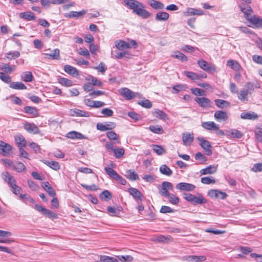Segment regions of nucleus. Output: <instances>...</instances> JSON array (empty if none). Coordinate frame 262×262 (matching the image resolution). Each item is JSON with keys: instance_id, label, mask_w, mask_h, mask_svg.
<instances>
[{"instance_id": "obj_1", "label": "nucleus", "mask_w": 262, "mask_h": 262, "mask_svg": "<svg viewBox=\"0 0 262 262\" xmlns=\"http://www.w3.org/2000/svg\"><path fill=\"white\" fill-rule=\"evenodd\" d=\"M125 4L133 13L143 19H147L151 17V14L145 9V6L142 3L136 0H124Z\"/></svg>"}, {"instance_id": "obj_2", "label": "nucleus", "mask_w": 262, "mask_h": 262, "mask_svg": "<svg viewBox=\"0 0 262 262\" xmlns=\"http://www.w3.org/2000/svg\"><path fill=\"white\" fill-rule=\"evenodd\" d=\"M116 47L120 51H122L126 49L136 48L137 44L135 40H132L130 41L126 42L122 40H117L115 41Z\"/></svg>"}, {"instance_id": "obj_3", "label": "nucleus", "mask_w": 262, "mask_h": 262, "mask_svg": "<svg viewBox=\"0 0 262 262\" xmlns=\"http://www.w3.org/2000/svg\"><path fill=\"white\" fill-rule=\"evenodd\" d=\"M196 139L200 142V145L205 150L207 156L212 155L211 145L209 142L204 139V138L198 137Z\"/></svg>"}, {"instance_id": "obj_4", "label": "nucleus", "mask_w": 262, "mask_h": 262, "mask_svg": "<svg viewBox=\"0 0 262 262\" xmlns=\"http://www.w3.org/2000/svg\"><path fill=\"white\" fill-rule=\"evenodd\" d=\"M120 94L123 96L126 100H130L132 98L138 96L141 97V95L138 93H134L129 89L126 88H121L119 90Z\"/></svg>"}, {"instance_id": "obj_5", "label": "nucleus", "mask_w": 262, "mask_h": 262, "mask_svg": "<svg viewBox=\"0 0 262 262\" xmlns=\"http://www.w3.org/2000/svg\"><path fill=\"white\" fill-rule=\"evenodd\" d=\"M173 185L169 182L164 181L162 183V187L160 193L162 196L167 197L170 194L168 190H172Z\"/></svg>"}, {"instance_id": "obj_6", "label": "nucleus", "mask_w": 262, "mask_h": 262, "mask_svg": "<svg viewBox=\"0 0 262 262\" xmlns=\"http://www.w3.org/2000/svg\"><path fill=\"white\" fill-rule=\"evenodd\" d=\"M12 149V146L2 141H0V154L3 156H8Z\"/></svg>"}, {"instance_id": "obj_7", "label": "nucleus", "mask_w": 262, "mask_h": 262, "mask_svg": "<svg viewBox=\"0 0 262 262\" xmlns=\"http://www.w3.org/2000/svg\"><path fill=\"white\" fill-rule=\"evenodd\" d=\"M198 64L199 67L204 71L207 72H209L211 71H215V68L204 60H199L198 61Z\"/></svg>"}, {"instance_id": "obj_8", "label": "nucleus", "mask_w": 262, "mask_h": 262, "mask_svg": "<svg viewBox=\"0 0 262 262\" xmlns=\"http://www.w3.org/2000/svg\"><path fill=\"white\" fill-rule=\"evenodd\" d=\"M24 127L29 133L35 134L39 133V128L34 123L26 122L24 124Z\"/></svg>"}, {"instance_id": "obj_9", "label": "nucleus", "mask_w": 262, "mask_h": 262, "mask_svg": "<svg viewBox=\"0 0 262 262\" xmlns=\"http://www.w3.org/2000/svg\"><path fill=\"white\" fill-rule=\"evenodd\" d=\"M195 187V186L193 184L183 182L180 183L176 185V188L181 191H192Z\"/></svg>"}, {"instance_id": "obj_10", "label": "nucleus", "mask_w": 262, "mask_h": 262, "mask_svg": "<svg viewBox=\"0 0 262 262\" xmlns=\"http://www.w3.org/2000/svg\"><path fill=\"white\" fill-rule=\"evenodd\" d=\"M194 140L193 133H183L182 135V141L185 146H190Z\"/></svg>"}, {"instance_id": "obj_11", "label": "nucleus", "mask_w": 262, "mask_h": 262, "mask_svg": "<svg viewBox=\"0 0 262 262\" xmlns=\"http://www.w3.org/2000/svg\"><path fill=\"white\" fill-rule=\"evenodd\" d=\"M184 14L187 16L195 15L200 16L204 14V12L200 9L188 8H187L186 11L184 12Z\"/></svg>"}, {"instance_id": "obj_12", "label": "nucleus", "mask_w": 262, "mask_h": 262, "mask_svg": "<svg viewBox=\"0 0 262 262\" xmlns=\"http://www.w3.org/2000/svg\"><path fill=\"white\" fill-rule=\"evenodd\" d=\"M184 260L188 262H202L206 260V257L203 255H188L183 257Z\"/></svg>"}, {"instance_id": "obj_13", "label": "nucleus", "mask_w": 262, "mask_h": 262, "mask_svg": "<svg viewBox=\"0 0 262 262\" xmlns=\"http://www.w3.org/2000/svg\"><path fill=\"white\" fill-rule=\"evenodd\" d=\"M214 117L217 121H226L228 116L226 112L223 111H217L214 114Z\"/></svg>"}, {"instance_id": "obj_14", "label": "nucleus", "mask_w": 262, "mask_h": 262, "mask_svg": "<svg viewBox=\"0 0 262 262\" xmlns=\"http://www.w3.org/2000/svg\"><path fill=\"white\" fill-rule=\"evenodd\" d=\"M127 191L134 198L135 200L137 201L142 200L143 195L137 189L133 187H130L128 189Z\"/></svg>"}, {"instance_id": "obj_15", "label": "nucleus", "mask_w": 262, "mask_h": 262, "mask_svg": "<svg viewBox=\"0 0 262 262\" xmlns=\"http://www.w3.org/2000/svg\"><path fill=\"white\" fill-rule=\"evenodd\" d=\"M202 126L206 129L209 130H217L219 128V126L213 121H207L203 122Z\"/></svg>"}, {"instance_id": "obj_16", "label": "nucleus", "mask_w": 262, "mask_h": 262, "mask_svg": "<svg viewBox=\"0 0 262 262\" xmlns=\"http://www.w3.org/2000/svg\"><path fill=\"white\" fill-rule=\"evenodd\" d=\"M208 195L211 197H215L216 198H220L221 199H225L227 196V194L219 190H210L208 191Z\"/></svg>"}, {"instance_id": "obj_17", "label": "nucleus", "mask_w": 262, "mask_h": 262, "mask_svg": "<svg viewBox=\"0 0 262 262\" xmlns=\"http://www.w3.org/2000/svg\"><path fill=\"white\" fill-rule=\"evenodd\" d=\"M194 100L202 107L207 108L210 106L211 101L208 98L196 97Z\"/></svg>"}, {"instance_id": "obj_18", "label": "nucleus", "mask_w": 262, "mask_h": 262, "mask_svg": "<svg viewBox=\"0 0 262 262\" xmlns=\"http://www.w3.org/2000/svg\"><path fill=\"white\" fill-rule=\"evenodd\" d=\"M2 176L3 180L7 183L9 186H11L14 183H16V181L14 178L8 172H3L2 173Z\"/></svg>"}, {"instance_id": "obj_19", "label": "nucleus", "mask_w": 262, "mask_h": 262, "mask_svg": "<svg viewBox=\"0 0 262 262\" xmlns=\"http://www.w3.org/2000/svg\"><path fill=\"white\" fill-rule=\"evenodd\" d=\"M240 9L241 11L244 14L245 18L247 19V20L249 21L250 17H252L251 14L253 12V10L251 7L249 5H246L244 7L241 6Z\"/></svg>"}, {"instance_id": "obj_20", "label": "nucleus", "mask_w": 262, "mask_h": 262, "mask_svg": "<svg viewBox=\"0 0 262 262\" xmlns=\"http://www.w3.org/2000/svg\"><path fill=\"white\" fill-rule=\"evenodd\" d=\"M241 118L245 120H255L258 118V115L254 112H243L241 114Z\"/></svg>"}, {"instance_id": "obj_21", "label": "nucleus", "mask_w": 262, "mask_h": 262, "mask_svg": "<svg viewBox=\"0 0 262 262\" xmlns=\"http://www.w3.org/2000/svg\"><path fill=\"white\" fill-rule=\"evenodd\" d=\"M226 135L231 138H241L243 136V134L238 130L232 129L226 132Z\"/></svg>"}, {"instance_id": "obj_22", "label": "nucleus", "mask_w": 262, "mask_h": 262, "mask_svg": "<svg viewBox=\"0 0 262 262\" xmlns=\"http://www.w3.org/2000/svg\"><path fill=\"white\" fill-rule=\"evenodd\" d=\"M249 21L255 27L262 28V18L253 15L252 17H250Z\"/></svg>"}, {"instance_id": "obj_23", "label": "nucleus", "mask_w": 262, "mask_h": 262, "mask_svg": "<svg viewBox=\"0 0 262 262\" xmlns=\"http://www.w3.org/2000/svg\"><path fill=\"white\" fill-rule=\"evenodd\" d=\"M64 71L73 77H76L79 75L78 71L75 68L70 66L66 65L64 67Z\"/></svg>"}, {"instance_id": "obj_24", "label": "nucleus", "mask_w": 262, "mask_h": 262, "mask_svg": "<svg viewBox=\"0 0 262 262\" xmlns=\"http://www.w3.org/2000/svg\"><path fill=\"white\" fill-rule=\"evenodd\" d=\"M19 15L20 18L27 21L34 20L35 19V16L33 13L30 11L20 13Z\"/></svg>"}, {"instance_id": "obj_25", "label": "nucleus", "mask_w": 262, "mask_h": 262, "mask_svg": "<svg viewBox=\"0 0 262 262\" xmlns=\"http://www.w3.org/2000/svg\"><path fill=\"white\" fill-rule=\"evenodd\" d=\"M24 111L26 113L31 115L33 117L39 116L38 110L35 107L30 106H25L24 107Z\"/></svg>"}, {"instance_id": "obj_26", "label": "nucleus", "mask_w": 262, "mask_h": 262, "mask_svg": "<svg viewBox=\"0 0 262 262\" xmlns=\"http://www.w3.org/2000/svg\"><path fill=\"white\" fill-rule=\"evenodd\" d=\"M46 58L53 60H58L60 59V51L58 49H55L51 54L46 53Z\"/></svg>"}, {"instance_id": "obj_27", "label": "nucleus", "mask_w": 262, "mask_h": 262, "mask_svg": "<svg viewBox=\"0 0 262 262\" xmlns=\"http://www.w3.org/2000/svg\"><path fill=\"white\" fill-rule=\"evenodd\" d=\"M217 170V166L209 165L205 168L201 170L202 174H212L215 173Z\"/></svg>"}, {"instance_id": "obj_28", "label": "nucleus", "mask_w": 262, "mask_h": 262, "mask_svg": "<svg viewBox=\"0 0 262 262\" xmlns=\"http://www.w3.org/2000/svg\"><path fill=\"white\" fill-rule=\"evenodd\" d=\"M42 187L45 191L51 196H54L56 195V193L54 189L51 187L49 182H46L43 183Z\"/></svg>"}, {"instance_id": "obj_29", "label": "nucleus", "mask_w": 262, "mask_h": 262, "mask_svg": "<svg viewBox=\"0 0 262 262\" xmlns=\"http://www.w3.org/2000/svg\"><path fill=\"white\" fill-rule=\"evenodd\" d=\"M215 104L219 108H228L230 106V103L223 99H217L214 100Z\"/></svg>"}, {"instance_id": "obj_30", "label": "nucleus", "mask_w": 262, "mask_h": 262, "mask_svg": "<svg viewBox=\"0 0 262 262\" xmlns=\"http://www.w3.org/2000/svg\"><path fill=\"white\" fill-rule=\"evenodd\" d=\"M14 139L19 148L24 147L26 146V141L23 135L16 136Z\"/></svg>"}, {"instance_id": "obj_31", "label": "nucleus", "mask_w": 262, "mask_h": 262, "mask_svg": "<svg viewBox=\"0 0 262 262\" xmlns=\"http://www.w3.org/2000/svg\"><path fill=\"white\" fill-rule=\"evenodd\" d=\"M20 77L22 80L25 82H31L33 80V76L31 72L27 71L23 73Z\"/></svg>"}, {"instance_id": "obj_32", "label": "nucleus", "mask_w": 262, "mask_h": 262, "mask_svg": "<svg viewBox=\"0 0 262 262\" xmlns=\"http://www.w3.org/2000/svg\"><path fill=\"white\" fill-rule=\"evenodd\" d=\"M148 4L154 9H163L164 7L162 3L156 0L148 1Z\"/></svg>"}, {"instance_id": "obj_33", "label": "nucleus", "mask_w": 262, "mask_h": 262, "mask_svg": "<svg viewBox=\"0 0 262 262\" xmlns=\"http://www.w3.org/2000/svg\"><path fill=\"white\" fill-rule=\"evenodd\" d=\"M10 88L15 90H26L27 86L21 82H12L9 85Z\"/></svg>"}, {"instance_id": "obj_34", "label": "nucleus", "mask_w": 262, "mask_h": 262, "mask_svg": "<svg viewBox=\"0 0 262 262\" xmlns=\"http://www.w3.org/2000/svg\"><path fill=\"white\" fill-rule=\"evenodd\" d=\"M154 116L163 121L168 120V117L166 113L159 109H156L154 112Z\"/></svg>"}, {"instance_id": "obj_35", "label": "nucleus", "mask_w": 262, "mask_h": 262, "mask_svg": "<svg viewBox=\"0 0 262 262\" xmlns=\"http://www.w3.org/2000/svg\"><path fill=\"white\" fill-rule=\"evenodd\" d=\"M43 163L48 165L49 167L55 170H58L60 169V166L57 162L53 161L43 160Z\"/></svg>"}, {"instance_id": "obj_36", "label": "nucleus", "mask_w": 262, "mask_h": 262, "mask_svg": "<svg viewBox=\"0 0 262 262\" xmlns=\"http://www.w3.org/2000/svg\"><path fill=\"white\" fill-rule=\"evenodd\" d=\"M169 14L165 12H160L156 14L155 19L158 21H165L169 18Z\"/></svg>"}, {"instance_id": "obj_37", "label": "nucleus", "mask_w": 262, "mask_h": 262, "mask_svg": "<svg viewBox=\"0 0 262 262\" xmlns=\"http://www.w3.org/2000/svg\"><path fill=\"white\" fill-rule=\"evenodd\" d=\"M86 13V11L84 10H82L79 12H75V11H71L69 13L66 15L67 17L69 18L71 17H82Z\"/></svg>"}, {"instance_id": "obj_38", "label": "nucleus", "mask_w": 262, "mask_h": 262, "mask_svg": "<svg viewBox=\"0 0 262 262\" xmlns=\"http://www.w3.org/2000/svg\"><path fill=\"white\" fill-rule=\"evenodd\" d=\"M66 137L70 139H83L84 137L83 135L81 134L75 132V131H72L69 133H68L66 136Z\"/></svg>"}, {"instance_id": "obj_39", "label": "nucleus", "mask_w": 262, "mask_h": 262, "mask_svg": "<svg viewBox=\"0 0 262 262\" xmlns=\"http://www.w3.org/2000/svg\"><path fill=\"white\" fill-rule=\"evenodd\" d=\"M20 56V53L17 51H11L5 54V57L8 60L15 59Z\"/></svg>"}, {"instance_id": "obj_40", "label": "nucleus", "mask_w": 262, "mask_h": 262, "mask_svg": "<svg viewBox=\"0 0 262 262\" xmlns=\"http://www.w3.org/2000/svg\"><path fill=\"white\" fill-rule=\"evenodd\" d=\"M159 170L162 174L167 176H170L172 173V170L166 165L165 164L162 165L160 167Z\"/></svg>"}, {"instance_id": "obj_41", "label": "nucleus", "mask_w": 262, "mask_h": 262, "mask_svg": "<svg viewBox=\"0 0 262 262\" xmlns=\"http://www.w3.org/2000/svg\"><path fill=\"white\" fill-rule=\"evenodd\" d=\"M12 169L18 172H21L26 170V166L23 163L20 162H16L14 163Z\"/></svg>"}, {"instance_id": "obj_42", "label": "nucleus", "mask_w": 262, "mask_h": 262, "mask_svg": "<svg viewBox=\"0 0 262 262\" xmlns=\"http://www.w3.org/2000/svg\"><path fill=\"white\" fill-rule=\"evenodd\" d=\"M207 202V200L202 195L199 194L198 196H195L193 198V202L191 203L194 205L203 204Z\"/></svg>"}, {"instance_id": "obj_43", "label": "nucleus", "mask_w": 262, "mask_h": 262, "mask_svg": "<svg viewBox=\"0 0 262 262\" xmlns=\"http://www.w3.org/2000/svg\"><path fill=\"white\" fill-rule=\"evenodd\" d=\"M250 94L248 92L245 90L244 89L241 90L239 93H238V98L243 102L247 101L248 100V95Z\"/></svg>"}, {"instance_id": "obj_44", "label": "nucleus", "mask_w": 262, "mask_h": 262, "mask_svg": "<svg viewBox=\"0 0 262 262\" xmlns=\"http://www.w3.org/2000/svg\"><path fill=\"white\" fill-rule=\"evenodd\" d=\"M125 177L130 180H139L138 174L132 170H128L126 171Z\"/></svg>"}, {"instance_id": "obj_45", "label": "nucleus", "mask_w": 262, "mask_h": 262, "mask_svg": "<svg viewBox=\"0 0 262 262\" xmlns=\"http://www.w3.org/2000/svg\"><path fill=\"white\" fill-rule=\"evenodd\" d=\"M149 129L155 134H161L164 132L162 127L160 125L156 126L150 125Z\"/></svg>"}, {"instance_id": "obj_46", "label": "nucleus", "mask_w": 262, "mask_h": 262, "mask_svg": "<svg viewBox=\"0 0 262 262\" xmlns=\"http://www.w3.org/2000/svg\"><path fill=\"white\" fill-rule=\"evenodd\" d=\"M104 170L106 173L112 179L115 180L119 175L113 168L105 167Z\"/></svg>"}, {"instance_id": "obj_47", "label": "nucleus", "mask_w": 262, "mask_h": 262, "mask_svg": "<svg viewBox=\"0 0 262 262\" xmlns=\"http://www.w3.org/2000/svg\"><path fill=\"white\" fill-rule=\"evenodd\" d=\"M0 70L4 71L5 73H11L14 70V68L8 64L3 63L0 66Z\"/></svg>"}, {"instance_id": "obj_48", "label": "nucleus", "mask_w": 262, "mask_h": 262, "mask_svg": "<svg viewBox=\"0 0 262 262\" xmlns=\"http://www.w3.org/2000/svg\"><path fill=\"white\" fill-rule=\"evenodd\" d=\"M100 262H119L118 260L113 257L106 255L100 256Z\"/></svg>"}, {"instance_id": "obj_49", "label": "nucleus", "mask_w": 262, "mask_h": 262, "mask_svg": "<svg viewBox=\"0 0 262 262\" xmlns=\"http://www.w3.org/2000/svg\"><path fill=\"white\" fill-rule=\"evenodd\" d=\"M152 149L154 151L159 155H162L166 153V150L161 146L158 145H153Z\"/></svg>"}, {"instance_id": "obj_50", "label": "nucleus", "mask_w": 262, "mask_h": 262, "mask_svg": "<svg viewBox=\"0 0 262 262\" xmlns=\"http://www.w3.org/2000/svg\"><path fill=\"white\" fill-rule=\"evenodd\" d=\"M58 81L61 85L66 86H71L73 85L72 81L66 78L60 77L58 79Z\"/></svg>"}, {"instance_id": "obj_51", "label": "nucleus", "mask_w": 262, "mask_h": 262, "mask_svg": "<svg viewBox=\"0 0 262 262\" xmlns=\"http://www.w3.org/2000/svg\"><path fill=\"white\" fill-rule=\"evenodd\" d=\"M173 57L177 58L182 61H185L187 60V57L184 54L182 53L179 51H176L174 54L172 55Z\"/></svg>"}, {"instance_id": "obj_52", "label": "nucleus", "mask_w": 262, "mask_h": 262, "mask_svg": "<svg viewBox=\"0 0 262 262\" xmlns=\"http://www.w3.org/2000/svg\"><path fill=\"white\" fill-rule=\"evenodd\" d=\"M227 66L235 70H237L240 68L239 64L237 61H234L232 59L228 60Z\"/></svg>"}, {"instance_id": "obj_53", "label": "nucleus", "mask_w": 262, "mask_h": 262, "mask_svg": "<svg viewBox=\"0 0 262 262\" xmlns=\"http://www.w3.org/2000/svg\"><path fill=\"white\" fill-rule=\"evenodd\" d=\"M156 241L158 242L166 243L171 241V237L170 236H164L163 235H159L156 237Z\"/></svg>"}, {"instance_id": "obj_54", "label": "nucleus", "mask_w": 262, "mask_h": 262, "mask_svg": "<svg viewBox=\"0 0 262 262\" xmlns=\"http://www.w3.org/2000/svg\"><path fill=\"white\" fill-rule=\"evenodd\" d=\"M185 74L190 79L193 80H199L200 76L192 72L185 71Z\"/></svg>"}, {"instance_id": "obj_55", "label": "nucleus", "mask_w": 262, "mask_h": 262, "mask_svg": "<svg viewBox=\"0 0 262 262\" xmlns=\"http://www.w3.org/2000/svg\"><path fill=\"white\" fill-rule=\"evenodd\" d=\"M73 113H74V115L76 116L85 117H89V113L86 112L84 111L80 110L75 109L73 111Z\"/></svg>"}, {"instance_id": "obj_56", "label": "nucleus", "mask_w": 262, "mask_h": 262, "mask_svg": "<svg viewBox=\"0 0 262 262\" xmlns=\"http://www.w3.org/2000/svg\"><path fill=\"white\" fill-rule=\"evenodd\" d=\"M243 89L251 94L254 91V86L252 83L248 82L245 84Z\"/></svg>"}, {"instance_id": "obj_57", "label": "nucleus", "mask_w": 262, "mask_h": 262, "mask_svg": "<svg viewBox=\"0 0 262 262\" xmlns=\"http://www.w3.org/2000/svg\"><path fill=\"white\" fill-rule=\"evenodd\" d=\"M167 197L168 201L172 204L177 205L179 202L178 197L173 194H169Z\"/></svg>"}, {"instance_id": "obj_58", "label": "nucleus", "mask_w": 262, "mask_h": 262, "mask_svg": "<svg viewBox=\"0 0 262 262\" xmlns=\"http://www.w3.org/2000/svg\"><path fill=\"white\" fill-rule=\"evenodd\" d=\"M10 190L15 194H19L21 190V188L17 186L16 183L11 185L9 186Z\"/></svg>"}, {"instance_id": "obj_59", "label": "nucleus", "mask_w": 262, "mask_h": 262, "mask_svg": "<svg viewBox=\"0 0 262 262\" xmlns=\"http://www.w3.org/2000/svg\"><path fill=\"white\" fill-rule=\"evenodd\" d=\"M0 79L5 83H11V77L4 72H0Z\"/></svg>"}, {"instance_id": "obj_60", "label": "nucleus", "mask_w": 262, "mask_h": 262, "mask_svg": "<svg viewBox=\"0 0 262 262\" xmlns=\"http://www.w3.org/2000/svg\"><path fill=\"white\" fill-rule=\"evenodd\" d=\"M113 152L114 153L115 156L117 158H120L122 157L124 154V150L122 147L119 148L118 149L115 148L113 150Z\"/></svg>"}, {"instance_id": "obj_61", "label": "nucleus", "mask_w": 262, "mask_h": 262, "mask_svg": "<svg viewBox=\"0 0 262 262\" xmlns=\"http://www.w3.org/2000/svg\"><path fill=\"white\" fill-rule=\"evenodd\" d=\"M201 182L205 184L215 183V180L213 177H206L201 178Z\"/></svg>"}, {"instance_id": "obj_62", "label": "nucleus", "mask_w": 262, "mask_h": 262, "mask_svg": "<svg viewBox=\"0 0 262 262\" xmlns=\"http://www.w3.org/2000/svg\"><path fill=\"white\" fill-rule=\"evenodd\" d=\"M43 214L50 219L57 218V214L56 213L47 209H46Z\"/></svg>"}, {"instance_id": "obj_63", "label": "nucleus", "mask_w": 262, "mask_h": 262, "mask_svg": "<svg viewBox=\"0 0 262 262\" xmlns=\"http://www.w3.org/2000/svg\"><path fill=\"white\" fill-rule=\"evenodd\" d=\"M191 92L195 95L205 96L206 93L204 91L199 88H193L191 89Z\"/></svg>"}, {"instance_id": "obj_64", "label": "nucleus", "mask_w": 262, "mask_h": 262, "mask_svg": "<svg viewBox=\"0 0 262 262\" xmlns=\"http://www.w3.org/2000/svg\"><path fill=\"white\" fill-rule=\"evenodd\" d=\"M256 139L259 141H262V127H257L255 131Z\"/></svg>"}]
</instances>
